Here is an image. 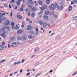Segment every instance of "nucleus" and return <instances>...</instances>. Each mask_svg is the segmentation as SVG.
<instances>
[{
  "label": "nucleus",
  "mask_w": 77,
  "mask_h": 77,
  "mask_svg": "<svg viewBox=\"0 0 77 77\" xmlns=\"http://www.w3.org/2000/svg\"><path fill=\"white\" fill-rule=\"evenodd\" d=\"M5 61H6V60H2L0 62V63H3V62H5Z\"/></svg>",
  "instance_id": "2f4dec72"
},
{
  "label": "nucleus",
  "mask_w": 77,
  "mask_h": 77,
  "mask_svg": "<svg viewBox=\"0 0 77 77\" xmlns=\"http://www.w3.org/2000/svg\"><path fill=\"white\" fill-rule=\"evenodd\" d=\"M26 21H30V20H29V18H26Z\"/></svg>",
  "instance_id": "3c124183"
},
{
  "label": "nucleus",
  "mask_w": 77,
  "mask_h": 77,
  "mask_svg": "<svg viewBox=\"0 0 77 77\" xmlns=\"http://www.w3.org/2000/svg\"><path fill=\"white\" fill-rule=\"evenodd\" d=\"M2 45H5V42H3L2 43Z\"/></svg>",
  "instance_id": "603ef678"
},
{
  "label": "nucleus",
  "mask_w": 77,
  "mask_h": 77,
  "mask_svg": "<svg viewBox=\"0 0 77 77\" xmlns=\"http://www.w3.org/2000/svg\"><path fill=\"white\" fill-rule=\"evenodd\" d=\"M43 13V11H41L40 12H39L38 13V15H41L42 13Z\"/></svg>",
  "instance_id": "c756f323"
},
{
  "label": "nucleus",
  "mask_w": 77,
  "mask_h": 77,
  "mask_svg": "<svg viewBox=\"0 0 77 77\" xmlns=\"http://www.w3.org/2000/svg\"><path fill=\"white\" fill-rule=\"evenodd\" d=\"M11 16H12V12H11L10 14Z\"/></svg>",
  "instance_id": "680f3d73"
},
{
  "label": "nucleus",
  "mask_w": 77,
  "mask_h": 77,
  "mask_svg": "<svg viewBox=\"0 0 77 77\" xmlns=\"http://www.w3.org/2000/svg\"><path fill=\"white\" fill-rule=\"evenodd\" d=\"M73 20H74V21H76L77 20V17H74L73 18Z\"/></svg>",
  "instance_id": "bb28decb"
},
{
  "label": "nucleus",
  "mask_w": 77,
  "mask_h": 77,
  "mask_svg": "<svg viewBox=\"0 0 77 77\" xmlns=\"http://www.w3.org/2000/svg\"><path fill=\"white\" fill-rule=\"evenodd\" d=\"M51 15H54V12H51Z\"/></svg>",
  "instance_id": "37998d69"
},
{
  "label": "nucleus",
  "mask_w": 77,
  "mask_h": 77,
  "mask_svg": "<svg viewBox=\"0 0 77 77\" xmlns=\"http://www.w3.org/2000/svg\"><path fill=\"white\" fill-rule=\"evenodd\" d=\"M15 2V0H11V1L10 2L11 3H14Z\"/></svg>",
  "instance_id": "a19ab883"
},
{
  "label": "nucleus",
  "mask_w": 77,
  "mask_h": 77,
  "mask_svg": "<svg viewBox=\"0 0 77 77\" xmlns=\"http://www.w3.org/2000/svg\"><path fill=\"white\" fill-rule=\"evenodd\" d=\"M22 32V31L21 29H19L18 30V31L17 32V33H21Z\"/></svg>",
  "instance_id": "5701e85b"
},
{
  "label": "nucleus",
  "mask_w": 77,
  "mask_h": 77,
  "mask_svg": "<svg viewBox=\"0 0 77 77\" xmlns=\"http://www.w3.org/2000/svg\"><path fill=\"white\" fill-rule=\"evenodd\" d=\"M20 11H24V9H23V7H21Z\"/></svg>",
  "instance_id": "cd10ccee"
},
{
  "label": "nucleus",
  "mask_w": 77,
  "mask_h": 77,
  "mask_svg": "<svg viewBox=\"0 0 77 77\" xmlns=\"http://www.w3.org/2000/svg\"><path fill=\"white\" fill-rule=\"evenodd\" d=\"M9 23H10L9 21L8 20L7 23H6V25H8V24H9Z\"/></svg>",
  "instance_id": "4c0bfd02"
},
{
  "label": "nucleus",
  "mask_w": 77,
  "mask_h": 77,
  "mask_svg": "<svg viewBox=\"0 0 77 77\" xmlns=\"http://www.w3.org/2000/svg\"><path fill=\"white\" fill-rule=\"evenodd\" d=\"M17 38L18 39V40H19V41H21V39H22V37L21 36H18L17 37Z\"/></svg>",
  "instance_id": "423d86ee"
},
{
  "label": "nucleus",
  "mask_w": 77,
  "mask_h": 77,
  "mask_svg": "<svg viewBox=\"0 0 77 77\" xmlns=\"http://www.w3.org/2000/svg\"><path fill=\"white\" fill-rule=\"evenodd\" d=\"M39 50V47H37L34 50V52H37L38 50Z\"/></svg>",
  "instance_id": "6e6552de"
},
{
  "label": "nucleus",
  "mask_w": 77,
  "mask_h": 77,
  "mask_svg": "<svg viewBox=\"0 0 77 77\" xmlns=\"http://www.w3.org/2000/svg\"><path fill=\"white\" fill-rule=\"evenodd\" d=\"M34 15H35V13L34 12L32 13L31 14V16L32 17H34Z\"/></svg>",
  "instance_id": "a878e982"
},
{
  "label": "nucleus",
  "mask_w": 77,
  "mask_h": 77,
  "mask_svg": "<svg viewBox=\"0 0 77 77\" xmlns=\"http://www.w3.org/2000/svg\"><path fill=\"white\" fill-rule=\"evenodd\" d=\"M40 9L41 11H44V8H42V7H41L40 8Z\"/></svg>",
  "instance_id": "473e14b6"
},
{
  "label": "nucleus",
  "mask_w": 77,
  "mask_h": 77,
  "mask_svg": "<svg viewBox=\"0 0 77 77\" xmlns=\"http://www.w3.org/2000/svg\"><path fill=\"white\" fill-rule=\"evenodd\" d=\"M55 18H57V16L56 15H55L54 16Z\"/></svg>",
  "instance_id": "49530a36"
},
{
  "label": "nucleus",
  "mask_w": 77,
  "mask_h": 77,
  "mask_svg": "<svg viewBox=\"0 0 77 77\" xmlns=\"http://www.w3.org/2000/svg\"><path fill=\"white\" fill-rule=\"evenodd\" d=\"M22 2V0H18V1H17L16 3L17 6H19L20 5V2Z\"/></svg>",
  "instance_id": "20e7f679"
},
{
  "label": "nucleus",
  "mask_w": 77,
  "mask_h": 77,
  "mask_svg": "<svg viewBox=\"0 0 77 77\" xmlns=\"http://www.w3.org/2000/svg\"><path fill=\"white\" fill-rule=\"evenodd\" d=\"M1 36L3 37V38H6V36L5 35V34H4V33H2L1 34Z\"/></svg>",
  "instance_id": "9d476101"
},
{
  "label": "nucleus",
  "mask_w": 77,
  "mask_h": 77,
  "mask_svg": "<svg viewBox=\"0 0 77 77\" xmlns=\"http://www.w3.org/2000/svg\"><path fill=\"white\" fill-rule=\"evenodd\" d=\"M46 2L47 4H49V3H50V0H46Z\"/></svg>",
  "instance_id": "6ab92c4d"
},
{
  "label": "nucleus",
  "mask_w": 77,
  "mask_h": 77,
  "mask_svg": "<svg viewBox=\"0 0 77 77\" xmlns=\"http://www.w3.org/2000/svg\"><path fill=\"white\" fill-rule=\"evenodd\" d=\"M47 25L49 27H50L51 25H50V24L49 23H48L47 24Z\"/></svg>",
  "instance_id": "0e129e2a"
},
{
  "label": "nucleus",
  "mask_w": 77,
  "mask_h": 77,
  "mask_svg": "<svg viewBox=\"0 0 77 77\" xmlns=\"http://www.w3.org/2000/svg\"><path fill=\"white\" fill-rule=\"evenodd\" d=\"M35 57V55H33L31 56V58H33V57Z\"/></svg>",
  "instance_id": "de8ad7c7"
},
{
  "label": "nucleus",
  "mask_w": 77,
  "mask_h": 77,
  "mask_svg": "<svg viewBox=\"0 0 77 77\" xmlns=\"http://www.w3.org/2000/svg\"><path fill=\"white\" fill-rule=\"evenodd\" d=\"M3 14L2 13H0V18H2V17H3Z\"/></svg>",
  "instance_id": "f704fd0d"
},
{
  "label": "nucleus",
  "mask_w": 77,
  "mask_h": 77,
  "mask_svg": "<svg viewBox=\"0 0 77 77\" xmlns=\"http://www.w3.org/2000/svg\"><path fill=\"white\" fill-rule=\"evenodd\" d=\"M17 17L20 20H22V19H23V17L21 16V15H17Z\"/></svg>",
  "instance_id": "39448f33"
},
{
  "label": "nucleus",
  "mask_w": 77,
  "mask_h": 77,
  "mask_svg": "<svg viewBox=\"0 0 77 77\" xmlns=\"http://www.w3.org/2000/svg\"><path fill=\"white\" fill-rule=\"evenodd\" d=\"M31 29H32V26H29L27 27V30H31Z\"/></svg>",
  "instance_id": "f8f14e48"
},
{
  "label": "nucleus",
  "mask_w": 77,
  "mask_h": 77,
  "mask_svg": "<svg viewBox=\"0 0 77 77\" xmlns=\"http://www.w3.org/2000/svg\"><path fill=\"white\" fill-rule=\"evenodd\" d=\"M11 26H14L15 25V23H14V22L12 21L11 22Z\"/></svg>",
  "instance_id": "c85d7f7f"
},
{
  "label": "nucleus",
  "mask_w": 77,
  "mask_h": 77,
  "mask_svg": "<svg viewBox=\"0 0 77 77\" xmlns=\"http://www.w3.org/2000/svg\"><path fill=\"white\" fill-rule=\"evenodd\" d=\"M24 23H25V21H23L22 22V24H24Z\"/></svg>",
  "instance_id": "13d9d810"
},
{
  "label": "nucleus",
  "mask_w": 77,
  "mask_h": 77,
  "mask_svg": "<svg viewBox=\"0 0 77 77\" xmlns=\"http://www.w3.org/2000/svg\"><path fill=\"white\" fill-rule=\"evenodd\" d=\"M35 10L36 8H35V7H33L31 9V11L32 12H33V11H35Z\"/></svg>",
  "instance_id": "f3484780"
},
{
  "label": "nucleus",
  "mask_w": 77,
  "mask_h": 77,
  "mask_svg": "<svg viewBox=\"0 0 77 77\" xmlns=\"http://www.w3.org/2000/svg\"><path fill=\"white\" fill-rule=\"evenodd\" d=\"M53 71V70H51L49 72L51 73Z\"/></svg>",
  "instance_id": "774afa93"
},
{
  "label": "nucleus",
  "mask_w": 77,
  "mask_h": 77,
  "mask_svg": "<svg viewBox=\"0 0 77 77\" xmlns=\"http://www.w3.org/2000/svg\"><path fill=\"white\" fill-rule=\"evenodd\" d=\"M28 38L30 39H32L33 38V36L32 35H29L28 36Z\"/></svg>",
  "instance_id": "4468645a"
},
{
  "label": "nucleus",
  "mask_w": 77,
  "mask_h": 77,
  "mask_svg": "<svg viewBox=\"0 0 77 77\" xmlns=\"http://www.w3.org/2000/svg\"><path fill=\"white\" fill-rule=\"evenodd\" d=\"M5 29H7V30H8V31H9V30H10L11 29V28L10 27H8L7 26H6Z\"/></svg>",
  "instance_id": "9b49d317"
},
{
  "label": "nucleus",
  "mask_w": 77,
  "mask_h": 77,
  "mask_svg": "<svg viewBox=\"0 0 77 77\" xmlns=\"http://www.w3.org/2000/svg\"><path fill=\"white\" fill-rule=\"evenodd\" d=\"M72 8V7L70 5V6H69V7L68 8L69 9V8H70V9H71V8Z\"/></svg>",
  "instance_id": "8fccbe9b"
},
{
  "label": "nucleus",
  "mask_w": 77,
  "mask_h": 77,
  "mask_svg": "<svg viewBox=\"0 0 77 77\" xmlns=\"http://www.w3.org/2000/svg\"><path fill=\"white\" fill-rule=\"evenodd\" d=\"M11 47H17V45H16V46H14V45H11Z\"/></svg>",
  "instance_id": "ea45409f"
},
{
  "label": "nucleus",
  "mask_w": 77,
  "mask_h": 77,
  "mask_svg": "<svg viewBox=\"0 0 77 77\" xmlns=\"http://www.w3.org/2000/svg\"><path fill=\"white\" fill-rule=\"evenodd\" d=\"M24 27V25H21V27H22V28H23V27Z\"/></svg>",
  "instance_id": "bf43d9fd"
},
{
  "label": "nucleus",
  "mask_w": 77,
  "mask_h": 77,
  "mask_svg": "<svg viewBox=\"0 0 77 77\" xmlns=\"http://www.w3.org/2000/svg\"><path fill=\"white\" fill-rule=\"evenodd\" d=\"M28 6L29 8H32V6L31 5H28Z\"/></svg>",
  "instance_id": "c03bdc74"
},
{
  "label": "nucleus",
  "mask_w": 77,
  "mask_h": 77,
  "mask_svg": "<svg viewBox=\"0 0 77 77\" xmlns=\"http://www.w3.org/2000/svg\"><path fill=\"white\" fill-rule=\"evenodd\" d=\"M73 2L74 3H77V0H73Z\"/></svg>",
  "instance_id": "c9c22d12"
},
{
  "label": "nucleus",
  "mask_w": 77,
  "mask_h": 77,
  "mask_svg": "<svg viewBox=\"0 0 77 77\" xmlns=\"http://www.w3.org/2000/svg\"><path fill=\"white\" fill-rule=\"evenodd\" d=\"M11 29H14V26H12Z\"/></svg>",
  "instance_id": "09e8293b"
},
{
  "label": "nucleus",
  "mask_w": 77,
  "mask_h": 77,
  "mask_svg": "<svg viewBox=\"0 0 77 77\" xmlns=\"http://www.w3.org/2000/svg\"><path fill=\"white\" fill-rule=\"evenodd\" d=\"M43 8H44L45 9H47V5H45Z\"/></svg>",
  "instance_id": "393cba45"
},
{
  "label": "nucleus",
  "mask_w": 77,
  "mask_h": 77,
  "mask_svg": "<svg viewBox=\"0 0 77 77\" xmlns=\"http://www.w3.org/2000/svg\"><path fill=\"white\" fill-rule=\"evenodd\" d=\"M49 11H46L45 12V14H46V15H48V14H49Z\"/></svg>",
  "instance_id": "4be33fe9"
},
{
  "label": "nucleus",
  "mask_w": 77,
  "mask_h": 77,
  "mask_svg": "<svg viewBox=\"0 0 77 77\" xmlns=\"http://www.w3.org/2000/svg\"><path fill=\"white\" fill-rule=\"evenodd\" d=\"M35 30L36 31H39V30H38V27L35 28Z\"/></svg>",
  "instance_id": "5fc2aeb1"
},
{
  "label": "nucleus",
  "mask_w": 77,
  "mask_h": 77,
  "mask_svg": "<svg viewBox=\"0 0 77 77\" xmlns=\"http://www.w3.org/2000/svg\"><path fill=\"white\" fill-rule=\"evenodd\" d=\"M4 49V46L3 45H0V50H3Z\"/></svg>",
  "instance_id": "0eeeda50"
},
{
  "label": "nucleus",
  "mask_w": 77,
  "mask_h": 77,
  "mask_svg": "<svg viewBox=\"0 0 77 77\" xmlns=\"http://www.w3.org/2000/svg\"><path fill=\"white\" fill-rule=\"evenodd\" d=\"M28 15L29 17H30V12H28Z\"/></svg>",
  "instance_id": "e2e57ef3"
},
{
  "label": "nucleus",
  "mask_w": 77,
  "mask_h": 77,
  "mask_svg": "<svg viewBox=\"0 0 77 77\" xmlns=\"http://www.w3.org/2000/svg\"><path fill=\"white\" fill-rule=\"evenodd\" d=\"M48 18V16H45L44 17V19L45 20H47Z\"/></svg>",
  "instance_id": "2eb2a0df"
},
{
  "label": "nucleus",
  "mask_w": 77,
  "mask_h": 77,
  "mask_svg": "<svg viewBox=\"0 0 77 77\" xmlns=\"http://www.w3.org/2000/svg\"><path fill=\"white\" fill-rule=\"evenodd\" d=\"M39 23L40 25H42L43 24V21L42 20H41L39 22Z\"/></svg>",
  "instance_id": "a211bd4d"
},
{
  "label": "nucleus",
  "mask_w": 77,
  "mask_h": 77,
  "mask_svg": "<svg viewBox=\"0 0 77 77\" xmlns=\"http://www.w3.org/2000/svg\"><path fill=\"white\" fill-rule=\"evenodd\" d=\"M54 5L56 6V7L57 8V6H59L57 4V3H55V5Z\"/></svg>",
  "instance_id": "e433bc0d"
},
{
  "label": "nucleus",
  "mask_w": 77,
  "mask_h": 77,
  "mask_svg": "<svg viewBox=\"0 0 77 77\" xmlns=\"http://www.w3.org/2000/svg\"><path fill=\"white\" fill-rule=\"evenodd\" d=\"M60 5H61L62 6H63L64 5V3L63 2H61L60 4Z\"/></svg>",
  "instance_id": "79ce46f5"
},
{
  "label": "nucleus",
  "mask_w": 77,
  "mask_h": 77,
  "mask_svg": "<svg viewBox=\"0 0 77 77\" xmlns=\"http://www.w3.org/2000/svg\"><path fill=\"white\" fill-rule=\"evenodd\" d=\"M39 62H38L34 66H36L38 65H39Z\"/></svg>",
  "instance_id": "7c9ffc66"
},
{
  "label": "nucleus",
  "mask_w": 77,
  "mask_h": 77,
  "mask_svg": "<svg viewBox=\"0 0 77 77\" xmlns=\"http://www.w3.org/2000/svg\"><path fill=\"white\" fill-rule=\"evenodd\" d=\"M60 8H61V9H63V6H60Z\"/></svg>",
  "instance_id": "052dcab7"
},
{
  "label": "nucleus",
  "mask_w": 77,
  "mask_h": 77,
  "mask_svg": "<svg viewBox=\"0 0 77 77\" xmlns=\"http://www.w3.org/2000/svg\"><path fill=\"white\" fill-rule=\"evenodd\" d=\"M56 7V5L53 4H52L51 5V6H49V8L50 9L52 10V11H54V9H55Z\"/></svg>",
  "instance_id": "f257e3e1"
},
{
  "label": "nucleus",
  "mask_w": 77,
  "mask_h": 77,
  "mask_svg": "<svg viewBox=\"0 0 77 77\" xmlns=\"http://www.w3.org/2000/svg\"><path fill=\"white\" fill-rule=\"evenodd\" d=\"M24 62V60L23 59L22 60V63H23V62Z\"/></svg>",
  "instance_id": "6e6d98bb"
},
{
  "label": "nucleus",
  "mask_w": 77,
  "mask_h": 77,
  "mask_svg": "<svg viewBox=\"0 0 77 77\" xmlns=\"http://www.w3.org/2000/svg\"><path fill=\"white\" fill-rule=\"evenodd\" d=\"M43 27H46L47 26V24L46 23L44 22L43 24Z\"/></svg>",
  "instance_id": "dca6fc26"
},
{
  "label": "nucleus",
  "mask_w": 77,
  "mask_h": 77,
  "mask_svg": "<svg viewBox=\"0 0 77 77\" xmlns=\"http://www.w3.org/2000/svg\"><path fill=\"white\" fill-rule=\"evenodd\" d=\"M30 73L29 72L28 73L26 74V75L28 76V75H30Z\"/></svg>",
  "instance_id": "864d4df0"
},
{
  "label": "nucleus",
  "mask_w": 77,
  "mask_h": 77,
  "mask_svg": "<svg viewBox=\"0 0 77 77\" xmlns=\"http://www.w3.org/2000/svg\"><path fill=\"white\" fill-rule=\"evenodd\" d=\"M57 38L58 39H59L60 38V37H59V36H57Z\"/></svg>",
  "instance_id": "338daca9"
},
{
  "label": "nucleus",
  "mask_w": 77,
  "mask_h": 77,
  "mask_svg": "<svg viewBox=\"0 0 77 77\" xmlns=\"http://www.w3.org/2000/svg\"><path fill=\"white\" fill-rule=\"evenodd\" d=\"M23 72V69H21L20 71V73H21V72Z\"/></svg>",
  "instance_id": "69168bd1"
},
{
  "label": "nucleus",
  "mask_w": 77,
  "mask_h": 77,
  "mask_svg": "<svg viewBox=\"0 0 77 77\" xmlns=\"http://www.w3.org/2000/svg\"><path fill=\"white\" fill-rule=\"evenodd\" d=\"M71 10H72V8H70L68 10V12H70V11H71Z\"/></svg>",
  "instance_id": "58836bf2"
},
{
  "label": "nucleus",
  "mask_w": 77,
  "mask_h": 77,
  "mask_svg": "<svg viewBox=\"0 0 77 77\" xmlns=\"http://www.w3.org/2000/svg\"><path fill=\"white\" fill-rule=\"evenodd\" d=\"M38 31H36V32L35 33L36 35H38Z\"/></svg>",
  "instance_id": "4d7b16f0"
},
{
  "label": "nucleus",
  "mask_w": 77,
  "mask_h": 77,
  "mask_svg": "<svg viewBox=\"0 0 77 77\" xmlns=\"http://www.w3.org/2000/svg\"><path fill=\"white\" fill-rule=\"evenodd\" d=\"M38 3L39 5H42V2L41 1H39L38 2Z\"/></svg>",
  "instance_id": "412c9836"
},
{
  "label": "nucleus",
  "mask_w": 77,
  "mask_h": 77,
  "mask_svg": "<svg viewBox=\"0 0 77 77\" xmlns=\"http://www.w3.org/2000/svg\"><path fill=\"white\" fill-rule=\"evenodd\" d=\"M12 44H14V45H17V42L12 43Z\"/></svg>",
  "instance_id": "a18cd8bd"
},
{
  "label": "nucleus",
  "mask_w": 77,
  "mask_h": 77,
  "mask_svg": "<svg viewBox=\"0 0 77 77\" xmlns=\"http://www.w3.org/2000/svg\"><path fill=\"white\" fill-rule=\"evenodd\" d=\"M3 21V18H0V23H2Z\"/></svg>",
  "instance_id": "72a5a7b5"
},
{
  "label": "nucleus",
  "mask_w": 77,
  "mask_h": 77,
  "mask_svg": "<svg viewBox=\"0 0 77 77\" xmlns=\"http://www.w3.org/2000/svg\"><path fill=\"white\" fill-rule=\"evenodd\" d=\"M19 29V27L18 26V25H16L15 27V30H18Z\"/></svg>",
  "instance_id": "aec40b11"
},
{
  "label": "nucleus",
  "mask_w": 77,
  "mask_h": 77,
  "mask_svg": "<svg viewBox=\"0 0 77 77\" xmlns=\"http://www.w3.org/2000/svg\"><path fill=\"white\" fill-rule=\"evenodd\" d=\"M20 63H21V61H19L17 62H14V66H16V65H17H17H20Z\"/></svg>",
  "instance_id": "7ed1b4c3"
},
{
  "label": "nucleus",
  "mask_w": 77,
  "mask_h": 77,
  "mask_svg": "<svg viewBox=\"0 0 77 77\" xmlns=\"http://www.w3.org/2000/svg\"><path fill=\"white\" fill-rule=\"evenodd\" d=\"M15 36H13L12 37H11L10 38V41H13V40H14L15 39Z\"/></svg>",
  "instance_id": "1a4fd4ad"
},
{
  "label": "nucleus",
  "mask_w": 77,
  "mask_h": 77,
  "mask_svg": "<svg viewBox=\"0 0 77 77\" xmlns=\"http://www.w3.org/2000/svg\"><path fill=\"white\" fill-rule=\"evenodd\" d=\"M1 32H2L4 33H6V32H5V28H2L1 30Z\"/></svg>",
  "instance_id": "ddd939ff"
},
{
  "label": "nucleus",
  "mask_w": 77,
  "mask_h": 77,
  "mask_svg": "<svg viewBox=\"0 0 77 77\" xmlns=\"http://www.w3.org/2000/svg\"><path fill=\"white\" fill-rule=\"evenodd\" d=\"M27 35L24 34L23 36V41H26V39H27Z\"/></svg>",
  "instance_id": "f03ea898"
},
{
  "label": "nucleus",
  "mask_w": 77,
  "mask_h": 77,
  "mask_svg": "<svg viewBox=\"0 0 77 77\" xmlns=\"http://www.w3.org/2000/svg\"><path fill=\"white\" fill-rule=\"evenodd\" d=\"M57 10H58L59 11H60V10H61V8H60V7H59V6H57Z\"/></svg>",
  "instance_id": "b1692460"
}]
</instances>
